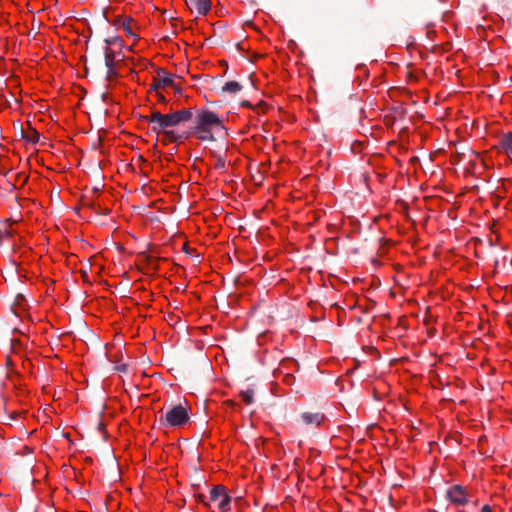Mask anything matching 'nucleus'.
<instances>
[{
    "instance_id": "f257e3e1",
    "label": "nucleus",
    "mask_w": 512,
    "mask_h": 512,
    "mask_svg": "<svg viewBox=\"0 0 512 512\" xmlns=\"http://www.w3.org/2000/svg\"><path fill=\"white\" fill-rule=\"evenodd\" d=\"M213 129H225L223 120L213 111L196 109L194 125L189 129L192 130V134L197 133L200 141L214 142L216 139L212 133Z\"/></svg>"
},
{
    "instance_id": "f03ea898",
    "label": "nucleus",
    "mask_w": 512,
    "mask_h": 512,
    "mask_svg": "<svg viewBox=\"0 0 512 512\" xmlns=\"http://www.w3.org/2000/svg\"><path fill=\"white\" fill-rule=\"evenodd\" d=\"M189 421L187 409L181 404L173 406L164 415L160 416V425L169 427H180Z\"/></svg>"
},
{
    "instance_id": "7ed1b4c3",
    "label": "nucleus",
    "mask_w": 512,
    "mask_h": 512,
    "mask_svg": "<svg viewBox=\"0 0 512 512\" xmlns=\"http://www.w3.org/2000/svg\"><path fill=\"white\" fill-rule=\"evenodd\" d=\"M176 78L178 77L175 74H168L163 68H158L157 76L153 78L151 89L157 91L170 87L174 90L175 94H181L182 88L175 82Z\"/></svg>"
},
{
    "instance_id": "20e7f679",
    "label": "nucleus",
    "mask_w": 512,
    "mask_h": 512,
    "mask_svg": "<svg viewBox=\"0 0 512 512\" xmlns=\"http://www.w3.org/2000/svg\"><path fill=\"white\" fill-rule=\"evenodd\" d=\"M210 500L219 501L218 508L221 512H227L230 509L231 497L223 485H216L210 490Z\"/></svg>"
},
{
    "instance_id": "39448f33",
    "label": "nucleus",
    "mask_w": 512,
    "mask_h": 512,
    "mask_svg": "<svg viewBox=\"0 0 512 512\" xmlns=\"http://www.w3.org/2000/svg\"><path fill=\"white\" fill-rule=\"evenodd\" d=\"M446 498L455 506H464L469 502V494L465 487L456 484L450 487L445 494Z\"/></svg>"
},
{
    "instance_id": "423d86ee",
    "label": "nucleus",
    "mask_w": 512,
    "mask_h": 512,
    "mask_svg": "<svg viewBox=\"0 0 512 512\" xmlns=\"http://www.w3.org/2000/svg\"><path fill=\"white\" fill-rule=\"evenodd\" d=\"M143 121L149 123L151 125L152 131L160 134L166 132V128L164 127V122L162 120V113L160 111H153L150 115L143 116Z\"/></svg>"
},
{
    "instance_id": "0eeeda50",
    "label": "nucleus",
    "mask_w": 512,
    "mask_h": 512,
    "mask_svg": "<svg viewBox=\"0 0 512 512\" xmlns=\"http://www.w3.org/2000/svg\"><path fill=\"white\" fill-rule=\"evenodd\" d=\"M324 420L325 415L321 412H303L297 421L304 426L318 427Z\"/></svg>"
},
{
    "instance_id": "6e6552de",
    "label": "nucleus",
    "mask_w": 512,
    "mask_h": 512,
    "mask_svg": "<svg viewBox=\"0 0 512 512\" xmlns=\"http://www.w3.org/2000/svg\"><path fill=\"white\" fill-rule=\"evenodd\" d=\"M191 11L196 10L199 15H206L211 8L210 0H185Z\"/></svg>"
},
{
    "instance_id": "1a4fd4ad",
    "label": "nucleus",
    "mask_w": 512,
    "mask_h": 512,
    "mask_svg": "<svg viewBox=\"0 0 512 512\" xmlns=\"http://www.w3.org/2000/svg\"><path fill=\"white\" fill-rule=\"evenodd\" d=\"M192 135V130H186L182 133H176L174 130H166L163 135L162 142L167 144L169 142H181L183 139H188Z\"/></svg>"
},
{
    "instance_id": "9d476101",
    "label": "nucleus",
    "mask_w": 512,
    "mask_h": 512,
    "mask_svg": "<svg viewBox=\"0 0 512 512\" xmlns=\"http://www.w3.org/2000/svg\"><path fill=\"white\" fill-rule=\"evenodd\" d=\"M120 56V52L117 53L108 46H105L104 48V61H105V67H116L117 63L122 60L118 57Z\"/></svg>"
},
{
    "instance_id": "9b49d317",
    "label": "nucleus",
    "mask_w": 512,
    "mask_h": 512,
    "mask_svg": "<svg viewBox=\"0 0 512 512\" xmlns=\"http://www.w3.org/2000/svg\"><path fill=\"white\" fill-rule=\"evenodd\" d=\"M162 120L164 122V127L166 128V130H172L173 127H176L180 124L174 112L162 114Z\"/></svg>"
},
{
    "instance_id": "f8f14e48",
    "label": "nucleus",
    "mask_w": 512,
    "mask_h": 512,
    "mask_svg": "<svg viewBox=\"0 0 512 512\" xmlns=\"http://www.w3.org/2000/svg\"><path fill=\"white\" fill-rule=\"evenodd\" d=\"M22 137L28 142L37 143L40 139V133L29 125L26 132L22 130Z\"/></svg>"
},
{
    "instance_id": "ddd939ff",
    "label": "nucleus",
    "mask_w": 512,
    "mask_h": 512,
    "mask_svg": "<svg viewBox=\"0 0 512 512\" xmlns=\"http://www.w3.org/2000/svg\"><path fill=\"white\" fill-rule=\"evenodd\" d=\"M241 90H242V85L237 81L226 82L221 88L222 92H227L230 94H236V93L240 92Z\"/></svg>"
},
{
    "instance_id": "4468645a",
    "label": "nucleus",
    "mask_w": 512,
    "mask_h": 512,
    "mask_svg": "<svg viewBox=\"0 0 512 512\" xmlns=\"http://www.w3.org/2000/svg\"><path fill=\"white\" fill-rule=\"evenodd\" d=\"M500 145L508 154H512V132L505 133L501 137Z\"/></svg>"
},
{
    "instance_id": "2eb2a0df",
    "label": "nucleus",
    "mask_w": 512,
    "mask_h": 512,
    "mask_svg": "<svg viewBox=\"0 0 512 512\" xmlns=\"http://www.w3.org/2000/svg\"><path fill=\"white\" fill-rule=\"evenodd\" d=\"M193 108H189V109H182V110H178V111H174L175 115L177 116L179 122H185V121H189L192 119V116H193Z\"/></svg>"
},
{
    "instance_id": "dca6fc26",
    "label": "nucleus",
    "mask_w": 512,
    "mask_h": 512,
    "mask_svg": "<svg viewBox=\"0 0 512 512\" xmlns=\"http://www.w3.org/2000/svg\"><path fill=\"white\" fill-rule=\"evenodd\" d=\"M254 394H255V392H254V389H252V388H247L246 390H241L239 393L241 399L243 400V402L246 405L253 404Z\"/></svg>"
},
{
    "instance_id": "f3484780",
    "label": "nucleus",
    "mask_w": 512,
    "mask_h": 512,
    "mask_svg": "<svg viewBox=\"0 0 512 512\" xmlns=\"http://www.w3.org/2000/svg\"><path fill=\"white\" fill-rule=\"evenodd\" d=\"M25 298L23 295H17L14 304L12 305V309L16 315H19L24 308Z\"/></svg>"
},
{
    "instance_id": "a211bd4d",
    "label": "nucleus",
    "mask_w": 512,
    "mask_h": 512,
    "mask_svg": "<svg viewBox=\"0 0 512 512\" xmlns=\"http://www.w3.org/2000/svg\"><path fill=\"white\" fill-rule=\"evenodd\" d=\"M106 69H107V72H106L105 79L107 81H111L115 77H118V72H117V68L116 67H109V68H106Z\"/></svg>"
},
{
    "instance_id": "6ab92c4d",
    "label": "nucleus",
    "mask_w": 512,
    "mask_h": 512,
    "mask_svg": "<svg viewBox=\"0 0 512 512\" xmlns=\"http://www.w3.org/2000/svg\"><path fill=\"white\" fill-rule=\"evenodd\" d=\"M104 41L106 43V46H108L109 48H110V46L115 45V44H118L120 48L122 47V40L119 37L106 38Z\"/></svg>"
},
{
    "instance_id": "aec40b11",
    "label": "nucleus",
    "mask_w": 512,
    "mask_h": 512,
    "mask_svg": "<svg viewBox=\"0 0 512 512\" xmlns=\"http://www.w3.org/2000/svg\"><path fill=\"white\" fill-rule=\"evenodd\" d=\"M131 22H132V19L129 18L123 22L122 26L128 35L134 36V33L132 32V29H131Z\"/></svg>"
},
{
    "instance_id": "412c9836",
    "label": "nucleus",
    "mask_w": 512,
    "mask_h": 512,
    "mask_svg": "<svg viewBox=\"0 0 512 512\" xmlns=\"http://www.w3.org/2000/svg\"><path fill=\"white\" fill-rule=\"evenodd\" d=\"M225 159L222 157V156H217L216 157V164H215V168L217 170H222L225 168Z\"/></svg>"
},
{
    "instance_id": "4be33fe9",
    "label": "nucleus",
    "mask_w": 512,
    "mask_h": 512,
    "mask_svg": "<svg viewBox=\"0 0 512 512\" xmlns=\"http://www.w3.org/2000/svg\"><path fill=\"white\" fill-rule=\"evenodd\" d=\"M155 95H156L157 100L159 102L164 103V104L167 103V100H166L165 96L162 93H160L159 90L155 91Z\"/></svg>"
},
{
    "instance_id": "5701e85b",
    "label": "nucleus",
    "mask_w": 512,
    "mask_h": 512,
    "mask_svg": "<svg viewBox=\"0 0 512 512\" xmlns=\"http://www.w3.org/2000/svg\"><path fill=\"white\" fill-rule=\"evenodd\" d=\"M115 370H117L119 372H126L127 371V365L126 364L119 365V366L115 367Z\"/></svg>"
},
{
    "instance_id": "b1692460",
    "label": "nucleus",
    "mask_w": 512,
    "mask_h": 512,
    "mask_svg": "<svg viewBox=\"0 0 512 512\" xmlns=\"http://www.w3.org/2000/svg\"><path fill=\"white\" fill-rule=\"evenodd\" d=\"M481 512H492V508L489 505H484L481 508Z\"/></svg>"
},
{
    "instance_id": "393cba45",
    "label": "nucleus",
    "mask_w": 512,
    "mask_h": 512,
    "mask_svg": "<svg viewBox=\"0 0 512 512\" xmlns=\"http://www.w3.org/2000/svg\"><path fill=\"white\" fill-rule=\"evenodd\" d=\"M205 498H206V497H205V495H203V494H199V495L197 496L198 501H200V502H202V503H204V504H206V503H205Z\"/></svg>"
},
{
    "instance_id": "a878e982",
    "label": "nucleus",
    "mask_w": 512,
    "mask_h": 512,
    "mask_svg": "<svg viewBox=\"0 0 512 512\" xmlns=\"http://www.w3.org/2000/svg\"><path fill=\"white\" fill-rule=\"evenodd\" d=\"M97 428L99 431L104 432V424L103 422H98Z\"/></svg>"
},
{
    "instance_id": "bb28decb",
    "label": "nucleus",
    "mask_w": 512,
    "mask_h": 512,
    "mask_svg": "<svg viewBox=\"0 0 512 512\" xmlns=\"http://www.w3.org/2000/svg\"><path fill=\"white\" fill-rule=\"evenodd\" d=\"M241 106H243V107H251V104H250L249 101L244 100V101L241 102Z\"/></svg>"
},
{
    "instance_id": "cd10ccee",
    "label": "nucleus",
    "mask_w": 512,
    "mask_h": 512,
    "mask_svg": "<svg viewBox=\"0 0 512 512\" xmlns=\"http://www.w3.org/2000/svg\"><path fill=\"white\" fill-rule=\"evenodd\" d=\"M2 231H3V238L5 236H10L11 235V232L7 228L3 229Z\"/></svg>"
},
{
    "instance_id": "c85d7f7f",
    "label": "nucleus",
    "mask_w": 512,
    "mask_h": 512,
    "mask_svg": "<svg viewBox=\"0 0 512 512\" xmlns=\"http://www.w3.org/2000/svg\"><path fill=\"white\" fill-rule=\"evenodd\" d=\"M82 278L86 281L87 280V272L86 271H82Z\"/></svg>"
},
{
    "instance_id": "c756f323",
    "label": "nucleus",
    "mask_w": 512,
    "mask_h": 512,
    "mask_svg": "<svg viewBox=\"0 0 512 512\" xmlns=\"http://www.w3.org/2000/svg\"><path fill=\"white\" fill-rule=\"evenodd\" d=\"M17 415H18L17 413L13 412V413H11V414L9 415V418H10V419H15Z\"/></svg>"
},
{
    "instance_id": "7c9ffc66",
    "label": "nucleus",
    "mask_w": 512,
    "mask_h": 512,
    "mask_svg": "<svg viewBox=\"0 0 512 512\" xmlns=\"http://www.w3.org/2000/svg\"><path fill=\"white\" fill-rule=\"evenodd\" d=\"M183 249H184V251H185L186 253H188V252H189V248H188V245H187L186 243L183 245Z\"/></svg>"
},
{
    "instance_id": "2f4dec72",
    "label": "nucleus",
    "mask_w": 512,
    "mask_h": 512,
    "mask_svg": "<svg viewBox=\"0 0 512 512\" xmlns=\"http://www.w3.org/2000/svg\"><path fill=\"white\" fill-rule=\"evenodd\" d=\"M2 240H3V231L0 229V244L2 243Z\"/></svg>"
},
{
    "instance_id": "473e14b6",
    "label": "nucleus",
    "mask_w": 512,
    "mask_h": 512,
    "mask_svg": "<svg viewBox=\"0 0 512 512\" xmlns=\"http://www.w3.org/2000/svg\"><path fill=\"white\" fill-rule=\"evenodd\" d=\"M25 450H27V453H32V449H30L29 447H24Z\"/></svg>"
},
{
    "instance_id": "72a5a7b5",
    "label": "nucleus",
    "mask_w": 512,
    "mask_h": 512,
    "mask_svg": "<svg viewBox=\"0 0 512 512\" xmlns=\"http://www.w3.org/2000/svg\"><path fill=\"white\" fill-rule=\"evenodd\" d=\"M245 25L253 26V23L251 21H246Z\"/></svg>"
},
{
    "instance_id": "f704fd0d",
    "label": "nucleus",
    "mask_w": 512,
    "mask_h": 512,
    "mask_svg": "<svg viewBox=\"0 0 512 512\" xmlns=\"http://www.w3.org/2000/svg\"><path fill=\"white\" fill-rule=\"evenodd\" d=\"M195 477H198V478H201V479H205L206 478L205 475H201V476L195 475Z\"/></svg>"
},
{
    "instance_id": "c9c22d12",
    "label": "nucleus",
    "mask_w": 512,
    "mask_h": 512,
    "mask_svg": "<svg viewBox=\"0 0 512 512\" xmlns=\"http://www.w3.org/2000/svg\"><path fill=\"white\" fill-rule=\"evenodd\" d=\"M7 364L10 365L11 364V360L9 358H7Z\"/></svg>"
},
{
    "instance_id": "e433bc0d",
    "label": "nucleus",
    "mask_w": 512,
    "mask_h": 512,
    "mask_svg": "<svg viewBox=\"0 0 512 512\" xmlns=\"http://www.w3.org/2000/svg\"><path fill=\"white\" fill-rule=\"evenodd\" d=\"M192 487H193L194 489H196V488L198 487V485L192 484Z\"/></svg>"
}]
</instances>
